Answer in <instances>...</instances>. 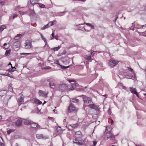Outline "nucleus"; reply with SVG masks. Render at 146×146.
Instances as JSON below:
<instances>
[{
	"instance_id": "obj_53",
	"label": "nucleus",
	"mask_w": 146,
	"mask_h": 146,
	"mask_svg": "<svg viewBox=\"0 0 146 146\" xmlns=\"http://www.w3.org/2000/svg\"><path fill=\"white\" fill-rule=\"evenodd\" d=\"M62 61L63 62H64V61L65 60H66V59H65V58H63L62 59Z\"/></svg>"
},
{
	"instance_id": "obj_27",
	"label": "nucleus",
	"mask_w": 146,
	"mask_h": 146,
	"mask_svg": "<svg viewBox=\"0 0 146 146\" xmlns=\"http://www.w3.org/2000/svg\"><path fill=\"white\" fill-rule=\"evenodd\" d=\"M6 28V26L4 25H2L0 27V31H3L4 29Z\"/></svg>"
},
{
	"instance_id": "obj_30",
	"label": "nucleus",
	"mask_w": 146,
	"mask_h": 146,
	"mask_svg": "<svg viewBox=\"0 0 146 146\" xmlns=\"http://www.w3.org/2000/svg\"><path fill=\"white\" fill-rule=\"evenodd\" d=\"M73 143H76L78 145H81L80 143L78 142L76 139H75V141H73Z\"/></svg>"
},
{
	"instance_id": "obj_17",
	"label": "nucleus",
	"mask_w": 146,
	"mask_h": 146,
	"mask_svg": "<svg viewBox=\"0 0 146 146\" xmlns=\"http://www.w3.org/2000/svg\"><path fill=\"white\" fill-rule=\"evenodd\" d=\"M54 63L55 64H57L58 65H59L60 66H61L62 67V68H64V69H66V68H68L69 67V66H62V65H61L60 64V63H59V61L58 60H55V61H54Z\"/></svg>"
},
{
	"instance_id": "obj_18",
	"label": "nucleus",
	"mask_w": 146,
	"mask_h": 146,
	"mask_svg": "<svg viewBox=\"0 0 146 146\" xmlns=\"http://www.w3.org/2000/svg\"><path fill=\"white\" fill-rule=\"evenodd\" d=\"M24 123L26 125H29L31 124V121L29 120V119H25L24 121Z\"/></svg>"
},
{
	"instance_id": "obj_46",
	"label": "nucleus",
	"mask_w": 146,
	"mask_h": 146,
	"mask_svg": "<svg viewBox=\"0 0 146 146\" xmlns=\"http://www.w3.org/2000/svg\"><path fill=\"white\" fill-rule=\"evenodd\" d=\"M50 67L49 66H46L44 68H43V69H49L50 68Z\"/></svg>"
},
{
	"instance_id": "obj_62",
	"label": "nucleus",
	"mask_w": 146,
	"mask_h": 146,
	"mask_svg": "<svg viewBox=\"0 0 146 146\" xmlns=\"http://www.w3.org/2000/svg\"><path fill=\"white\" fill-rule=\"evenodd\" d=\"M56 111V110H55V109H54L53 110V111Z\"/></svg>"
},
{
	"instance_id": "obj_8",
	"label": "nucleus",
	"mask_w": 146,
	"mask_h": 146,
	"mask_svg": "<svg viewBox=\"0 0 146 146\" xmlns=\"http://www.w3.org/2000/svg\"><path fill=\"white\" fill-rule=\"evenodd\" d=\"M24 97L22 95L18 99L17 102L19 106L24 104Z\"/></svg>"
},
{
	"instance_id": "obj_37",
	"label": "nucleus",
	"mask_w": 146,
	"mask_h": 146,
	"mask_svg": "<svg viewBox=\"0 0 146 146\" xmlns=\"http://www.w3.org/2000/svg\"><path fill=\"white\" fill-rule=\"evenodd\" d=\"M15 131L14 130L12 129H10L9 130H8L7 131V133L8 134H10L11 132H13Z\"/></svg>"
},
{
	"instance_id": "obj_24",
	"label": "nucleus",
	"mask_w": 146,
	"mask_h": 146,
	"mask_svg": "<svg viewBox=\"0 0 146 146\" xmlns=\"http://www.w3.org/2000/svg\"><path fill=\"white\" fill-rule=\"evenodd\" d=\"M57 132L59 133L60 134L62 132V131L61 130V128L60 127H58L57 128Z\"/></svg>"
},
{
	"instance_id": "obj_54",
	"label": "nucleus",
	"mask_w": 146,
	"mask_h": 146,
	"mask_svg": "<svg viewBox=\"0 0 146 146\" xmlns=\"http://www.w3.org/2000/svg\"><path fill=\"white\" fill-rule=\"evenodd\" d=\"M2 119V116L0 115V121Z\"/></svg>"
},
{
	"instance_id": "obj_47",
	"label": "nucleus",
	"mask_w": 146,
	"mask_h": 146,
	"mask_svg": "<svg viewBox=\"0 0 146 146\" xmlns=\"http://www.w3.org/2000/svg\"><path fill=\"white\" fill-rule=\"evenodd\" d=\"M2 75H4V76H8L9 77H10V74H9V73L5 74H2Z\"/></svg>"
},
{
	"instance_id": "obj_63",
	"label": "nucleus",
	"mask_w": 146,
	"mask_h": 146,
	"mask_svg": "<svg viewBox=\"0 0 146 146\" xmlns=\"http://www.w3.org/2000/svg\"><path fill=\"white\" fill-rule=\"evenodd\" d=\"M111 146H115V145H111Z\"/></svg>"
},
{
	"instance_id": "obj_7",
	"label": "nucleus",
	"mask_w": 146,
	"mask_h": 146,
	"mask_svg": "<svg viewBox=\"0 0 146 146\" xmlns=\"http://www.w3.org/2000/svg\"><path fill=\"white\" fill-rule=\"evenodd\" d=\"M83 99L84 102L86 103H90L92 102V100L90 98L88 97L85 96H84Z\"/></svg>"
},
{
	"instance_id": "obj_40",
	"label": "nucleus",
	"mask_w": 146,
	"mask_h": 146,
	"mask_svg": "<svg viewBox=\"0 0 146 146\" xmlns=\"http://www.w3.org/2000/svg\"><path fill=\"white\" fill-rule=\"evenodd\" d=\"M128 69V70L129 71H130L134 73V72L133 71V70L132 68H131L129 67H127Z\"/></svg>"
},
{
	"instance_id": "obj_3",
	"label": "nucleus",
	"mask_w": 146,
	"mask_h": 146,
	"mask_svg": "<svg viewBox=\"0 0 146 146\" xmlns=\"http://www.w3.org/2000/svg\"><path fill=\"white\" fill-rule=\"evenodd\" d=\"M21 46V42L18 40L15 42L13 45V48L15 50H18Z\"/></svg>"
},
{
	"instance_id": "obj_42",
	"label": "nucleus",
	"mask_w": 146,
	"mask_h": 146,
	"mask_svg": "<svg viewBox=\"0 0 146 146\" xmlns=\"http://www.w3.org/2000/svg\"><path fill=\"white\" fill-rule=\"evenodd\" d=\"M39 6L42 8H44L45 7V5L42 3H40L39 4Z\"/></svg>"
},
{
	"instance_id": "obj_28",
	"label": "nucleus",
	"mask_w": 146,
	"mask_h": 146,
	"mask_svg": "<svg viewBox=\"0 0 146 146\" xmlns=\"http://www.w3.org/2000/svg\"><path fill=\"white\" fill-rule=\"evenodd\" d=\"M85 58L88 60V61H90L91 60V58L90 56H85Z\"/></svg>"
},
{
	"instance_id": "obj_51",
	"label": "nucleus",
	"mask_w": 146,
	"mask_h": 146,
	"mask_svg": "<svg viewBox=\"0 0 146 146\" xmlns=\"http://www.w3.org/2000/svg\"><path fill=\"white\" fill-rule=\"evenodd\" d=\"M19 12L20 15H23L24 14V13L23 12L19 11Z\"/></svg>"
},
{
	"instance_id": "obj_21",
	"label": "nucleus",
	"mask_w": 146,
	"mask_h": 146,
	"mask_svg": "<svg viewBox=\"0 0 146 146\" xmlns=\"http://www.w3.org/2000/svg\"><path fill=\"white\" fill-rule=\"evenodd\" d=\"M9 44H7L6 43L4 44L3 46V48L5 49H7L9 47V43H8Z\"/></svg>"
},
{
	"instance_id": "obj_16",
	"label": "nucleus",
	"mask_w": 146,
	"mask_h": 146,
	"mask_svg": "<svg viewBox=\"0 0 146 146\" xmlns=\"http://www.w3.org/2000/svg\"><path fill=\"white\" fill-rule=\"evenodd\" d=\"M88 106L91 109H94L96 110H98V107L95 105L93 104H90L88 105Z\"/></svg>"
},
{
	"instance_id": "obj_43",
	"label": "nucleus",
	"mask_w": 146,
	"mask_h": 146,
	"mask_svg": "<svg viewBox=\"0 0 146 146\" xmlns=\"http://www.w3.org/2000/svg\"><path fill=\"white\" fill-rule=\"evenodd\" d=\"M5 1H1L0 2V4L1 6H3V5L5 4Z\"/></svg>"
},
{
	"instance_id": "obj_34",
	"label": "nucleus",
	"mask_w": 146,
	"mask_h": 146,
	"mask_svg": "<svg viewBox=\"0 0 146 146\" xmlns=\"http://www.w3.org/2000/svg\"><path fill=\"white\" fill-rule=\"evenodd\" d=\"M54 22L52 21H50L47 24L49 27H50L54 25Z\"/></svg>"
},
{
	"instance_id": "obj_36",
	"label": "nucleus",
	"mask_w": 146,
	"mask_h": 146,
	"mask_svg": "<svg viewBox=\"0 0 146 146\" xmlns=\"http://www.w3.org/2000/svg\"><path fill=\"white\" fill-rule=\"evenodd\" d=\"M86 25L90 27L92 29H94V26L92 24L90 23H86Z\"/></svg>"
},
{
	"instance_id": "obj_32",
	"label": "nucleus",
	"mask_w": 146,
	"mask_h": 146,
	"mask_svg": "<svg viewBox=\"0 0 146 146\" xmlns=\"http://www.w3.org/2000/svg\"><path fill=\"white\" fill-rule=\"evenodd\" d=\"M40 36L41 38L44 41L45 43H47V42L46 41V39L44 37L42 34H41Z\"/></svg>"
},
{
	"instance_id": "obj_33",
	"label": "nucleus",
	"mask_w": 146,
	"mask_h": 146,
	"mask_svg": "<svg viewBox=\"0 0 146 146\" xmlns=\"http://www.w3.org/2000/svg\"><path fill=\"white\" fill-rule=\"evenodd\" d=\"M123 74L126 76H130V73L129 72H124L123 73Z\"/></svg>"
},
{
	"instance_id": "obj_6",
	"label": "nucleus",
	"mask_w": 146,
	"mask_h": 146,
	"mask_svg": "<svg viewBox=\"0 0 146 146\" xmlns=\"http://www.w3.org/2000/svg\"><path fill=\"white\" fill-rule=\"evenodd\" d=\"M68 111L69 112H71L74 111H76V108L72 104L69 105L68 107Z\"/></svg>"
},
{
	"instance_id": "obj_45",
	"label": "nucleus",
	"mask_w": 146,
	"mask_h": 146,
	"mask_svg": "<svg viewBox=\"0 0 146 146\" xmlns=\"http://www.w3.org/2000/svg\"><path fill=\"white\" fill-rule=\"evenodd\" d=\"M31 53H21L20 54L21 55H29V54H31Z\"/></svg>"
},
{
	"instance_id": "obj_15",
	"label": "nucleus",
	"mask_w": 146,
	"mask_h": 146,
	"mask_svg": "<svg viewBox=\"0 0 146 146\" xmlns=\"http://www.w3.org/2000/svg\"><path fill=\"white\" fill-rule=\"evenodd\" d=\"M22 121H23L21 119H19L15 122L16 125L17 127H19L22 124Z\"/></svg>"
},
{
	"instance_id": "obj_26",
	"label": "nucleus",
	"mask_w": 146,
	"mask_h": 146,
	"mask_svg": "<svg viewBox=\"0 0 146 146\" xmlns=\"http://www.w3.org/2000/svg\"><path fill=\"white\" fill-rule=\"evenodd\" d=\"M79 101L78 99L76 98H72V102L73 103H76Z\"/></svg>"
},
{
	"instance_id": "obj_57",
	"label": "nucleus",
	"mask_w": 146,
	"mask_h": 146,
	"mask_svg": "<svg viewBox=\"0 0 146 146\" xmlns=\"http://www.w3.org/2000/svg\"><path fill=\"white\" fill-rule=\"evenodd\" d=\"M14 71V70H11V71H9L10 72H13V71Z\"/></svg>"
},
{
	"instance_id": "obj_50",
	"label": "nucleus",
	"mask_w": 146,
	"mask_h": 146,
	"mask_svg": "<svg viewBox=\"0 0 146 146\" xmlns=\"http://www.w3.org/2000/svg\"><path fill=\"white\" fill-rule=\"evenodd\" d=\"M0 145L1 146H5L4 144L1 142H0Z\"/></svg>"
},
{
	"instance_id": "obj_11",
	"label": "nucleus",
	"mask_w": 146,
	"mask_h": 146,
	"mask_svg": "<svg viewBox=\"0 0 146 146\" xmlns=\"http://www.w3.org/2000/svg\"><path fill=\"white\" fill-rule=\"evenodd\" d=\"M31 128H35V129H37L39 127V125H38V124L36 123H31Z\"/></svg>"
},
{
	"instance_id": "obj_9",
	"label": "nucleus",
	"mask_w": 146,
	"mask_h": 146,
	"mask_svg": "<svg viewBox=\"0 0 146 146\" xmlns=\"http://www.w3.org/2000/svg\"><path fill=\"white\" fill-rule=\"evenodd\" d=\"M39 96L46 98L47 97L48 93L42 90H40L38 92Z\"/></svg>"
},
{
	"instance_id": "obj_59",
	"label": "nucleus",
	"mask_w": 146,
	"mask_h": 146,
	"mask_svg": "<svg viewBox=\"0 0 146 146\" xmlns=\"http://www.w3.org/2000/svg\"><path fill=\"white\" fill-rule=\"evenodd\" d=\"M11 66V68H14L16 69V68H15V67H13L12 66H12Z\"/></svg>"
},
{
	"instance_id": "obj_12",
	"label": "nucleus",
	"mask_w": 146,
	"mask_h": 146,
	"mask_svg": "<svg viewBox=\"0 0 146 146\" xmlns=\"http://www.w3.org/2000/svg\"><path fill=\"white\" fill-rule=\"evenodd\" d=\"M78 84L76 83H74L73 84H71V87L69 88V90H74L76 87L78 86Z\"/></svg>"
},
{
	"instance_id": "obj_14",
	"label": "nucleus",
	"mask_w": 146,
	"mask_h": 146,
	"mask_svg": "<svg viewBox=\"0 0 146 146\" xmlns=\"http://www.w3.org/2000/svg\"><path fill=\"white\" fill-rule=\"evenodd\" d=\"M36 137L37 138L39 139H45L47 138V137L46 136H43L42 134H37L36 135Z\"/></svg>"
},
{
	"instance_id": "obj_1",
	"label": "nucleus",
	"mask_w": 146,
	"mask_h": 146,
	"mask_svg": "<svg viewBox=\"0 0 146 146\" xmlns=\"http://www.w3.org/2000/svg\"><path fill=\"white\" fill-rule=\"evenodd\" d=\"M109 127H106V131L104 133V140H107L109 138L111 140H113L115 139V136L112 134L110 131H108V129Z\"/></svg>"
},
{
	"instance_id": "obj_23",
	"label": "nucleus",
	"mask_w": 146,
	"mask_h": 146,
	"mask_svg": "<svg viewBox=\"0 0 146 146\" xmlns=\"http://www.w3.org/2000/svg\"><path fill=\"white\" fill-rule=\"evenodd\" d=\"M11 51L10 50H6L5 55L6 56H9L10 54Z\"/></svg>"
},
{
	"instance_id": "obj_22",
	"label": "nucleus",
	"mask_w": 146,
	"mask_h": 146,
	"mask_svg": "<svg viewBox=\"0 0 146 146\" xmlns=\"http://www.w3.org/2000/svg\"><path fill=\"white\" fill-rule=\"evenodd\" d=\"M49 86L52 89H54L55 87V85L54 84L52 83V82H50L49 84Z\"/></svg>"
},
{
	"instance_id": "obj_55",
	"label": "nucleus",
	"mask_w": 146,
	"mask_h": 146,
	"mask_svg": "<svg viewBox=\"0 0 146 146\" xmlns=\"http://www.w3.org/2000/svg\"><path fill=\"white\" fill-rule=\"evenodd\" d=\"M51 35L52 36L54 37V33H52Z\"/></svg>"
},
{
	"instance_id": "obj_29",
	"label": "nucleus",
	"mask_w": 146,
	"mask_h": 146,
	"mask_svg": "<svg viewBox=\"0 0 146 146\" xmlns=\"http://www.w3.org/2000/svg\"><path fill=\"white\" fill-rule=\"evenodd\" d=\"M9 90L11 91H13V88L12 86V84H10L8 86Z\"/></svg>"
},
{
	"instance_id": "obj_48",
	"label": "nucleus",
	"mask_w": 146,
	"mask_h": 146,
	"mask_svg": "<svg viewBox=\"0 0 146 146\" xmlns=\"http://www.w3.org/2000/svg\"><path fill=\"white\" fill-rule=\"evenodd\" d=\"M4 92V90H2L1 91H0V96H2L3 95H4L3 94H2L3 93V92Z\"/></svg>"
},
{
	"instance_id": "obj_64",
	"label": "nucleus",
	"mask_w": 146,
	"mask_h": 146,
	"mask_svg": "<svg viewBox=\"0 0 146 146\" xmlns=\"http://www.w3.org/2000/svg\"><path fill=\"white\" fill-rule=\"evenodd\" d=\"M15 38L16 39H17L16 38V37H15Z\"/></svg>"
},
{
	"instance_id": "obj_13",
	"label": "nucleus",
	"mask_w": 146,
	"mask_h": 146,
	"mask_svg": "<svg viewBox=\"0 0 146 146\" xmlns=\"http://www.w3.org/2000/svg\"><path fill=\"white\" fill-rule=\"evenodd\" d=\"M130 90L131 92L134 94H135L136 96L139 97V95L138 93H137V90L135 88L133 87L130 88Z\"/></svg>"
},
{
	"instance_id": "obj_49",
	"label": "nucleus",
	"mask_w": 146,
	"mask_h": 146,
	"mask_svg": "<svg viewBox=\"0 0 146 146\" xmlns=\"http://www.w3.org/2000/svg\"><path fill=\"white\" fill-rule=\"evenodd\" d=\"M17 14H14L13 17V19H15V18L17 17Z\"/></svg>"
},
{
	"instance_id": "obj_39",
	"label": "nucleus",
	"mask_w": 146,
	"mask_h": 146,
	"mask_svg": "<svg viewBox=\"0 0 146 146\" xmlns=\"http://www.w3.org/2000/svg\"><path fill=\"white\" fill-rule=\"evenodd\" d=\"M49 26L48 25V24L44 25L42 28V30H44L46 28H47L49 27Z\"/></svg>"
},
{
	"instance_id": "obj_31",
	"label": "nucleus",
	"mask_w": 146,
	"mask_h": 146,
	"mask_svg": "<svg viewBox=\"0 0 146 146\" xmlns=\"http://www.w3.org/2000/svg\"><path fill=\"white\" fill-rule=\"evenodd\" d=\"M60 48V47L59 46H58L57 47H54L52 48V49L54 51H55L58 50Z\"/></svg>"
},
{
	"instance_id": "obj_19",
	"label": "nucleus",
	"mask_w": 146,
	"mask_h": 146,
	"mask_svg": "<svg viewBox=\"0 0 146 146\" xmlns=\"http://www.w3.org/2000/svg\"><path fill=\"white\" fill-rule=\"evenodd\" d=\"M34 101L35 102V104L38 105L41 104L42 103V102L36 98L34 99Z\"/></svg>"
},
{
	"instance_id": "obj_5",
	"label": "nucleus",
	"mask_w": 146,
	"mask_h": 146,
	"mask_svg": "<svg viewBox=\"0 0 146 146\" xmlns=\"http://www.w3.org/2000/svg\"><path fill=\"white\" fill-rule=\"evenodd\" d=\"M75 136L76 139H81L83 137L82 134L81 132L80 131H78L76 132Z\"/></svg>"
},
{
	"instance_id": "obj_38",
	"label": "nucleus",
	"mask_w": 146,
	"mask_h": 146,
	"mask_svg": "<svg viewBox=\"0 0 146 146\" xmlns=\"http://www.w3.org/2000/svg\"><path fill=\"white\" fill-rule=\"evenodd\" d=\"M140 35L146 37V31L144 32L141 33Z\"/></svg>"
},
{
	"instance_id": "obj_52",
	"label": "nucleus",
	"mask_w": 146,
	"mask_h": 146,
	"mask_svg": "<svg viewBox=\"0 0 146 146\" xmlns=\"http://www.w3.org/2000/svg\"><path fill=\"white\" fill-rule=\"evenodd\" d=\"M141 26L142 27V28H143V27H146V24L143 25H142Z\"/></svg>"
},
{
	"instance_id": "obj_35",
	"label": "nucleus",
	"mask_w": 146,
	"mask_h": 146,
	"mask_svg": "<svg viewBox=\"0 0 146 146\" xmlns=\"http://www.w3.org/2000/svg\"><path fill=\"white\" fill-rule=\"evenodd\" d=\"M36 1H35L34 0H31L30 1L32 5L36 3Z\"/></svg>"
},
{
	"instance_id": "obj_58",
	"label": "nucleus",
	"mask_w": 146,
	"mask_h": 146,
	"mask_svg": "<svg viewBox=\"0 0 146 146\" xmlns=\"http://www.w3.org/2000/svg\"><path fill=\"white\" fill-rule=\"evenodd\" d=\"M111 124H112L113 123V121L112 119L111 120Z\"/></svg>"
},
{
	"instance_id": "obj_25",
	"label": "nucleus",
	"mask_w": 146,
	"mask_h": 146,
	"mask_svg": "<svg viewBox=\"0 0 146 146\" xmlns=\"http://www.w3.org/2000/svg\"><path fill=\"white\" fill-rule=\"evenodd\" d=\"M11 96L9 97V96L6 95L5 96V98L4 99V100H7V102L8 101V100L9 99L11 98Z\"/></svg>"
},
{
	"instance_id": "obj_60",
	"label": "nucleus",
	"mask_w": 146,
	"mask_h": 146,
	"mask_svg": "<svg viewBox=\"0 0 146 146\" xmlns=\"http://www.w3.org/2000/svg\"><path fill=\"white\" fill-rule=\"evenodd\" d=\"M10 64L11 66H12V64H11V63L10 62H9V65H10Z\"/></svg>"
},
{
	"instance_id": "obj_2",
	"label": "nucleus",
	"mask_w": 146,
	"mask_h": 146,
	"mask_svg": "<svg viewBox=\"0 0 146 146\" xmlns=\"http://www.w3.org/2000/svg\"><path fill=\"white\" fill-rule=\"evenodd\" d=\"M119 62V61L112 58L109 61V65L112 68L117 65Z\"/></svg>"
},
{
	"instance_id": "obj_44",
	"label": "nucleus",
	"mask_w": 146,
	"mask_h": 146,
	"mask_svg": "<svg viewBox=\"0 0 146 146\" xmlns=\"http://www.w3.org/2000/svg\"><path fill=\"white\" fill-rule=\"evenodd\" d=\"M67 80L69 82H75V80L73 79L70 80V79H68Z\"/></svg>"
},
{
	"instance_id": "obj_10",
	"label": "nucleus",
	"mask_w": 146,
	"mask_h": 146,
	"mask_svg": "<svg viewBox=\"0 0 146 146\" xmlns=\"http://www.w3.org/2000/svg\"><path fill=\"white\" fill-rule=\"evenodd\" d=\"M59 88L61 90H64L68 89L67 86L65 84H61L59 86Z\"/></svg>"
},
{
	"instance_id": "obj_61",
	"label": "nucleus",
	"mask_w": 146,
	"mask_h": 146,
	"mask_svg": "<svg viewBox=\"0 0 146 146\" xmlns=\"http://www.w3.org/2000/svg\"><path fill=\"white\" fill-rule=\"evenodd\" d=\"M145 9L146 11V6L145 7Z\"/></svg>"
},
{
	"instance_id": "obj_20",
	"label": "nucleus",
	"mask_w": 146,
	"mask_h": 146,
	"mask_svg": "<svg viewBox=\"0 0 146 146\" xmlns=\"http://www.w3.org/2000/svg\"><path fill=\"white\" fill-rule=\"evenodd\" d=\"M70 126L72 127V129H74L76 128L79 126V124L78 123H76L74 124L70 125Z\"/></svg>"
},
{
	"instance_id": "obj_4",
	"label": "nucleus",
	"mask_w": 146,
	"mask_h": 146,
	"mask_svg": "<svg viewBox=\"0 0 146 146\" xmlns=\"http://www.w3.org/2000/svg\"><path fill=\"white\" fill-rule=\"evenodd\" d=\"M25 48L27 49H29L31 48L32 44L29 40H26L25 43Z\"/></svg>"
},
{
	"instance_id": "obj_41",
	"label": "nucleus",
	"mask_w": 146,
	"mask_h": 146,
	"mask_svg": "<svg viewBox=\"0 0 146 146\" xmlns=\"http://www.w3.org/2000/svg\"><path fill=\"white\" fill-rule=\"evenodd\" d=\"M92 142L93 144L92 146H95L97 143V142L96 141H93Z\"/></svg>"
},
{
	"instance_id": "obj_56",
	"label": "nucleus",
	"mask_w": 146,
	"mask_h": 146,
	"mask_svg": "<svg viewBox=\"0 0 146 146\" xmlns=\"http://www.w3.org/2000/svg\"><path fill=\"white\" fill-rule=\"evenodd\" d=\"M46 103V102L45 101H44V103L42 104V105H43L44 104H45Z\"/></svg>"
}]
</instances>
